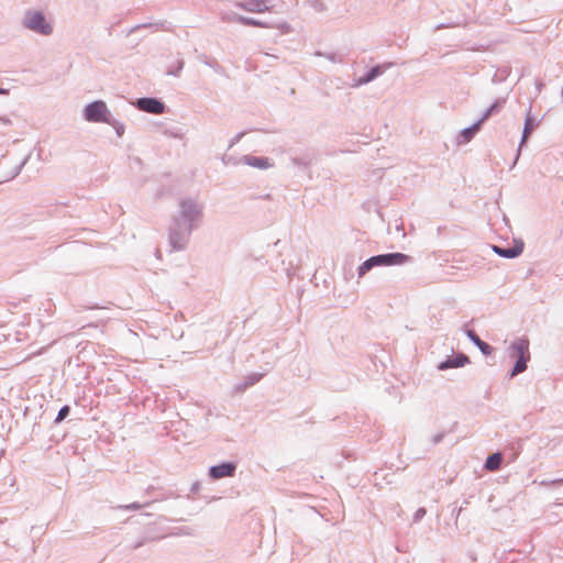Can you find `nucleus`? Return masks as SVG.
<instances>
[{"mask_svg": "<svg viewBox=\"0 0 563 563\" xmlns=\"http://www.w3.org/2000/svg\"><path fill=\"white\" fill-rule=\"evenodd\" d=\"M203 217V205L192 197L180 198L178 211L169 227L168 241L173 251L186 249L190 235Z\"/></svg>", "mask_w": 563, "mask_h": 563, "instance_id": "1", "label": "nucleus"}, {"mask_svg": "<svg viewBox=\"0 0 563 563\" xmlns=\"http://www.w3.org/2000/svg\"><path fill=\"white\" fill-rule=\"evenodd\" d=\"M411 261V257L407 254L395 252L374 255L364 261L357 268L358 277H363L372 268L378 266H396L404 265Z\"/></svg>", "mask_w": 563, "mask_h": 563, "instance_id": "2", "label": "nucleus"}, {"mask_svg": "<svg viewBox=\"0 0 563 563\" xmlns=\"http://www.w3.org/2000/svg\"><path fill=\"white\" fill-rule=\"evenodd\" d=\"M508 354L511 358L516 360L514 367L509 372V378H514L528 368V362L530 361L528 339L519 338L512 341L508 347Z\"/></svg>", "mask_w": 563, "mask_h": 563, "instance_id": "3", "label": "nucleus"}, {"mask_svg": "<svg viewBox=\"0 0 563 563\" xmlns=\"http://www.w3.org/2000/svg\"><path fill=\"white\" fill-rule=\"evenodd\" d=\"M22 24L25 29L41 35L47 36L53 33V26L42 11H26Z\"/></svg>", "mask_w": 563, "mask_h": 563, "instance_id": "4", "label": "nucleus"}, {"mask_svg": "<svg viewBox=\"0 0 563 563\" xmlns=\"http://www.w3.org/2000/svg\"><path fill=\"white\" fill-rule=\"evenodd\" d=\"M111 117L104 101L96 100L88 103L84 109V118L88 122L107 123Z\"/></svg>", "mask_w": 563, "mask_h": 563, "instance_id": "5", "label": "nucleus"}, {"mask_svg": "<svg viewBox=\"0 0 563 563\" xmlns=\"http://www.w3.org/2000/svg\"><path fill=\"white\" fill-rule=\"evenodd\" d=\"M135 107L144 112L152 114H162L165 112V103L154 97H142L136 99Z\"/></svg>", "mask_w": 563, "mask_h": 563, "instance_id": "6", "label": "nucleus"}, {"mask_svg": "<svg viewBox=\"0 0 563 563\" xmlns=\"http://www.w3.org/2000/svg\"><path fill=\"white\" fill-rule=\"evenodd\" d=\"M236 464L234 462H222L209 467L208 475L211 479L218 481L224 477H232L235 475Z\"/></svg>", "mask_w": 563, "mask_h": 563, "instance_id": "7", "label": "nucleus"}, {"mask_svg": "<svg viewBox=\"0 0 563 563\" xmlns=\"http://www.w3.org/2000/svg\"><path fill=\"white\" fill-rule=\"evenodd\" d=\"M273 0H245L235 2V7L252 13H263L273 9Z\"/></svg>", "mask_w": 563, "mask_h": 563, "instance_id": "8", "label": "nucleus"}, {"mask_svg": "<svg viewBox=\"0 0 563 563\" xmlns=\"http://www.w3.org/2000/svg\"><path fill=\"white\" fill-rule=\"evenodd\" d=\"M493 251L504 258H516L523 252V242L515 241L514 246L503 247L499 245H492Z\"/></svg>", "mask_w": 563, "mask_h": 563, "instance_id": "9", "label": "nucleus"}, {"mask_svg": "<svg viewBox=\"0 0 563 563\" xmlns=\"http://www.w3.org/2000/svg\"><path fill=\"white\" fill-rule=\"evenodd\" d=\"M470 363V358L464 353H459L453 356H449L446 360L438 364L439 371H446L450 368H460Z\"/></svg>", "mask_w": 563, "mask_h": 563, "instance_id": "10", "label": "nucleus"}, {"mask_svg": "<svg viewBox=\"0 0 563 563\" xmlns=\"http://www.w3.org/2000/svg\"><path fill=\"white\" fill-rule=\"evenodd\" d=\"M161 537L155 533V528L152 526L146 527L140 534V537L135 541H131L128 543V548L131 550H136L150 541H154L159 539Z\"/></svg>", "mask_w": 563, "mask_h": 563, "instance_id": "11", "label": "nucleus"}, {"mask_svg": "<svg viewBox=\"0 0 563 563\" xmlns=\"http://www.w3.org/2000/svg\"><path fill=\"white\" fill-rule=\"evenodd\" d=\"M538 124H539V122H537L534 120V118L531 115V113L529 111L527 117H526V120H525L522 135H521L519 148H518V152H517V155H516L514 164L517 163V161L519 158V155H520V151H521L522 145L527 142V140L529 139V136L531 135L533 130L538 126Z\"/></svg>", "mask_w": 563, "mask_h": 563, "instance_id": "12", "label": "nucleus"}, {"mask_svg": "<svg viewBox=\"0 0 563 563\" xmlns=\"http://www.w3.org/2000/svg\"><path fill=\"white\" fill-rule=\"evenodd\" d=\"M388 66L376 65L369 68L362 77H360L353 87H360L375 80L377 77L384 74Z\"/></svg>", "mask_w": 563, "mask_h": 563, "instance_id": "13", "label": "nucleus"}, {"mask_svg": "<svg viewBox=\"0 0 563 563\" xmlns=\"http://www.w3.org/2000/svg\"><path fill=\"white\" fill-rule=\"evenodd\" d=\"M465 335L470 339V341L478 347V350L484 355H490L493 352V347L485 341H483L474 330L472 329H465L464 330Z\"/></svg>", "mask_w": 563, "mask_h": 563, "instance_id": "14", "label": "nucleus"}, {"mask_svg": "<svg viewBox=\"0 0 563 563\" xmlns=\"http://www.w3.org/2000/svg\"><path fill=\"white\" fill-rule=\"evenodd\" d=\"M479 130L481 128L478 126V123H473L471 126L461 130L456 137L457 145H463L471 142Z\"/></svg>", "mask_w": 563, "mask_h": 563, "instance_id": "15", "label": "nucleus"}, {"mask_svg": "<svg viewBox=\"0 0 563 563\" xmlns=\"http://www.w3.org/2000/svg\"><path fill=\"white\" fill-rule=\"evenodd\" d=\"M170 497H175V495L173 493L161 494V495H157L151 501H146V503H143V504L135 501V503H131L129 505H121L118 508L119 509H124V510H139V509H142V508H145V507L150 506L154 501L164 500V499H167V498H170Z\"/></svg>", "mask_w": 563, "mask_h": 563, "instance_id": "16", "label": "nucleus"}, {"mask_svg": "<svg viewBox=\"0 0 563 563\" xmlns=\"http://www.w3.org/2000/svg\"><path fill=\"white\" fill-rule=\"evenodd\" d=\"M242 162L249 166L256 167L260 169H266L272 166L267 157H258L253 155H244Z\"/></svg>", "mask_w": 563, "mask_h": 563, "instance_id": "17", "label": "nucleus"}, {"mask_svg": "<svg viewBox=\"0 0 563 563\" xmlns=\"http://www.w3.org/2000/svg\"><path fill=\"white\" fill-rule=\"evenodd\" d=\"M503 463V453L495 452L489 454L485 461L484 467L487 471L495 472L498 471Z\"/></svg>", "mask_w": 563, "mask_h": 563, "instance_id": "18", "label": "nucleus"}, {"mask_svg": "<svg viewBox=\"0 0 563 563\" xmlns=\"http://www.w3.org/2000/svg\"><path fill=\"white\" fill-rule=\"evenodd\" d=\"M169 26H170V24L166 21H159V22H154V23H142V24H137V25H134L133 27H131L129 31V34L135 33L136 31H139L141 29H146V27H152L155 31H158V30L169 31L170 30Z\"/></svg>", "mask_w": 563, "mask_h": 563, "instance_id": "19", "label": "nucleus"}, {"mask_svg": "<svg viewBox=\"0 0 563 563\" xmlns=\"http://www.w3.org/2000/svg\"><path fill=\"white\" fill-rule=\"evenodd\" d=\"M263 377V374L253 373L245 377L244 382L236 386V389L239 391L245 390L247 387L255 385L258 383Z\"/></svg>", "mask_w": 563, "mask_h": 563, "instance_id": "20", "label": "nucleus"}, {"mask_svg": "<svg viewBox=\"0 0 563 563\" xmlns=\"http://www.w3.org/2000/svg\"><path fill=\"white\" fill-rule=\"evenodd\" d=\"M240 24L246 25V26H255V27H264L267 29L271 25V23L263 22L261 20H256L254 18L244 16L240 19Z\"/></svg>", "mask_w": 563, "mask_h": 563, "instance_id": "21", "label": "nucleus"}, {"mask_svg": "<svg viewBox=\"0 0 563 563\" xmlns=\"http://www.w3.org/2000/svg\"><path fill=\"white\" fill-rule=\"evenodd\" d=\"M107 124L111 125L119 137H121L124 134V124L120 122L119 120L114 119L112 115L109 118V122Z\"/></svg>", "mask_w": 563, "mask_h": 563, "instance_id": "22", "label": "nucleus"}, {"mask_svg": "<svg viewBox=\"0 0 563 563\" xmlns=\"http://www.w3.org/2000/svg\"><path fill=\"white\" fill-rule=\"evenodd\" d=\"M184 65H185V63L183 59H177L175 62V65H172L168 67L167 75L179 77L180 71L184 68Z\"/></svg>", "mask_w": 563, "mask_h": 563, "instance_id": "23", "label": "nucleus"}, {"mask_svg": "<svg viewBox=\"0 0 563 563\" xmlns=\"http://www.w3.org/2000/svg\"><path fill=\"white\" fill-rule=\"evenodd\" d=\"M272 26L268 29H277L280 31L282 34H288L292 31L291 25L286 21H280L277 23H271Z\"/></svg>", "mask_w": 563, "mask_h": 563, "instance_id": "24", "label": "nucleus"}, {"mask_svg": "<svg viewBox=\"0 0 563 563\" xmlns=\"http://www.w3.org/2000/svg\"><path fill=\"white\" fill-rule=\"evenodd\" d=\"M314 55L316 56H322V57H325L327 59H329L330 62L334 63V64H340L343 62L342 57H340L338 54L335 53H322L320 51H317L314 52Z\"/></svg>", "mask_w": 563, "mask_h": 563, "instance_id": "25", "label": "nucleus"}, {"mask_svg": "<svg viewBox=\"0 0 563 563\" xmlns=\"http://www.w3.org/2000/svg\"><path fill=\"white\" fill-rule=\"evenodd\" d=\"M242 18H243V15L236 14L234 12H225V13L221 14V20L223 22H228V23H233V22L240 23V19H242Z\"/></svg>", "mask_w": 563, "mask_h": 563, "instance_id": "26", "label": "nucleus"}, {"mask_svg": "<svg viewBox=\"0 0 563 563\" xmlns=\"http://www.w3.org/2000/svg\"><path fill=\"white\" fill-rule=\"evenodd\" d=\"M69 412H70V407H69L68 405L63 406V407L58 410V413H57V416H56V418H55L54 422H55L56 424L60 423L62 421H64V420L67 418V416L69 415Z\"/></svg>", "mask_w": 563, "mask_h": 563, "instance_id": "27", "label": "nucleus"}, {"mask_svg": "<svg viewBox=\"0 0 563 563\" xmlns=\"http://www.w3.org/2000/svg\"><path fill=\"white\" fill-rule=\"evenodd\" d=\"M291 164L299 168H307L310 165V159L307 156L292 157Z\"/></svg>", "mask_w": 563, "mask_h": 563, "instance_id": "28", "label": "nucleus"}, {"mask_svg": "<svg viewBox=\"0 0 563 563\" xmlns=\"http://www.w3.org/2000/svg\"><path fill=\"white\" fill-rule=\"evenodd\" d=\"M505 102H506V100H505L504 98L497 99L495 102H493V103L488 107V109H489L490 113H492L493 115H494V114H496V113H498V112L503 109V107H504Z\"/></svg>", "mask_w": 563, "mask_h": 563, "instance_id": "29", "label": "nucleus"}, {"mask_svg": "<svg viewBox=\"0 0 563 563\" xmlns=\"http://www.w3.org/2000/svg\"><path fill=\"white\" fill-rule=\"evenodd\" d=\"M27 162V157H25L19 165H16L13 170L11 172V174L7 177L5 180H11L13 178H15L22 170V168L24 167V165L26 164Z\"/></svg>", "mask_w": 563, "mask_h": 563, "instance_id": "30", "label": "nucleus"}, {"mask_svg": "<svg viewBox=\"0 0 563 563\" xmlns=\"http://www.w3.org/2000/svg\"><path fill=\"white\" fill-rule=\"evenodd\" d=\"M165 134L175 139H183V133L178 128L167 129L165 130Z\"/></svg>", "mask_w": 563, "mask_h": 563, "instance_id": "31", "label": "nucleus"}, {"mask_svg": "<svg viewBox=\"0 0 563 563\" xmlns=\"http://www.w3.org/2000/svg\"><path fill=\"white\" fill-rule=\"evenodd\" d=\"M427 514V510L423 507H420L416 510L413 515V522H419Z\"/></svg>", "mask_w": 563, "mask_h": 563, "instance_id": "32", "label": "nucleus"}, {"mask_svg": "<svg viewBox=\"0 0 563 563\" xmlns=\"http://www.w3.org/2000/svg\"><path fill=\"white\" fill-rule=\"evenodd\" d=\"M493 114L490 113L489 109L487 108L482 117L475 122V123H478V126L482 128L483 123L488 120Z\"/></svg>", "mask_w": 563, "mask_h": 563, "instance_id": "33", "label": "nucleus"}, {"mask_svg": "<svg viewBox=\"0 0 563 563\" xmlns=\"http://www.w3.org/2000/svg\"><path fill=\"white\" fill-rule=\"evenodd\" d=\"M493 114L490 113L489 109L487 108L482 117L475 122V123H478V126L482 128L483 123L488 120Z\"/></svg>", "mask_w": 563, "mask_h": 563, "instance_id": "34", "label": "nucleus"}, {"mask_svg": "<svg viewBox=\"0 0 563 563\" xmlns=\"http://www.w3.org/2000/svg\"><path fill=\"white\" fill-rule=\"evenodd\" d=\"M244 135V132H241V133H238L236 135H234L230 142H229V146L228 148H232L235 144H238L240 142V140L243 137Z\"/></svg>", "mask_w": 563, "mask_h": 563, "instance_id": "35", "label": "nucleus"}, {"mask_svg": "<svg viewBox=\"0 0 563 563\" xmlns=\"http://www.w3.org/2000/svg\"><path fill=\"white\" fill-rule=\"evenodd\" d=\"M444 432L437 433L432 437L431 442L432 444L437 445L444 439Z\"/></svg>", "mask_w": 563, "mask_h": 563, "instance_id": "36", "label": "nucleus"}, {"mask_svg": "<svg viewBox=\"0 0 563 563\" xmlns=\"http://www.w3.org/2000/svg\"><path fill=\"white\" fill-rule=\"evenodd\" d=\"M542 485L544 486H548V485H560V484H563V477L562 478H556V479H552V481H542L541 482Z\"/></svg>", "mask_w": 563, "mask_h": 563, "instance_id": "37", "label": "nucleus"}, {"mask_svg": "<svg viewBox=\"0 0 563 563\" xmlns=\"http://www.w3.org/2000/svg\"><path fill=\"white\" fill-rule=\"evenodd\" d=\"M200 489V483L199 482H195L192 483L191 487H190V493L191 494H196L198 493Z\"/></svg>", "mask_w": 563, "mask_h": 563, "instance_id": "38", "label": "nucleus"}, {"mask_svg": "<svg viewBox=\"0 0 563 563\" xmlns=\"http://www.w3.org/2000/svg\"><path fill=\"white\" fill-rule=\"evenodd\" d=\"M313 8L321 11L323 10V4L319 0H314L312 3Z\"/></svg>", "mask_w": 563, "mask_h": 563, "instance_id": "39", "label": "nucleus"}, {"mask_svg": "<svg viewBox=\"0 0 563 563\" xmlns=\"http://www.w3.org/2000/svg\"><path fill=\"white\" fill-rule=\"evenodd\" d=\"M0 122L4 125H10L11 124V120L7 117H0Z\"/></svg>", "mask_w": 563, "mask_h": 563, "instance_id": "40", "label": "nucleus"}, {"mask_svg": "<svg viewBox=\"0 0 563 563\" xmlns=\"http://www.w3.org/2000/svg\"><path fill=\"white\" fill-rule=\"evenodd\" d=\"M463 510V506L453 509V515L457 518Z\"/></svg>", "mask_w": 563, "mask_h": 563, "instance_id": "41", "label": "nucleus"}, {"mask_svg": "<svg viewBox=\"0 0 563 563\" xmlns=\"http://www.w3.org/2000/svg\"><path fill=\"white\" fill-rule=\"evenodd\" d=\"M9 90L0 87V95H8Z\"/></svg>", "mask_w": 563, "mask_h": 563, "instance_id": "42", "label": "nucleus"}, {"mask_svg": "<svg viewBox=\"0 0 563 563\" xmlns=\"http://www.w3.org/2000/svg\"><path fill=\"white\" fill-rule=\"evenodd\" d=\"M222 161H223L224 164H229L231 162V158L228 157V156H223Z\"/></svg>", "mask_w": 563, "mask_h": 563, "instance_id": "43", "label": "nucleus"}]
</instances>
